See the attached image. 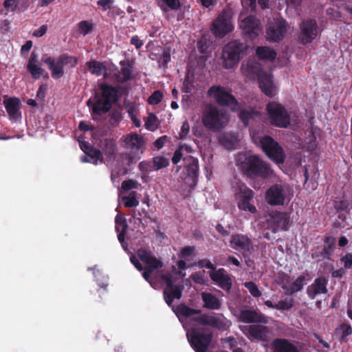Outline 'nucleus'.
<instances>
[{
  "label": "nucleus",
  "instance_id": "f257e3e1",
  "mask_svg": "<svg viewBox=\"0 0 352 352\" xmlns=\"http://www.w3.org/2000/svg\"><path fill=\"white\" fill-rule=\"evenodd\" d=\"M236 164L248 177L267 178L274 175L270 165L258 155L250 153H240L236 158Z\"/></svg>",
  "mask_w": 352,
  "mask_h": 352
},
{
  "label": "nucleus",
  "instance_id": "f03ea898",
  "mask_svg": "<svg viewBox=\"0 0 352 352\" xmlns=\"http://www.w3.org/2000/svg\"><path fill=\"white\" fill-rule=\"evenodd\" d=\"M242 74L249 79L258 78L261 91L269 97H274L276 94V89L273 83L272 76L263 73L261 65L254 59H248L242 63L241 66Z\"/></svg>",
  "mask_w": 352,
  "mask_h": 352
},
{
  "label": "nucleus",
  "instance_id": "7ed1b4c3",
  "mask_svg": "<svg viewBox=\"0 0 352 352\" xmlns=\"http://www.w3.org/2000/svg\"><path fill=\"white\" fill-rule=\"evenodd\" d=\"M173 310L180 320L182 318H189L197 324L217 329H221L226 325L220 316L201 314L200 310L192 309L185 305H179Z\"/></svg>",
  "mask_w": 352,
  "mask_h": 352
},
{
  "label": "nucleus",
  "instance_id": "20e7f679",
  "mask_svg": "<svg viewBox=\"0 0 352 352\" xmlns=\"http://www.w3.org/2000/svg\"><path fill=\"white\" fill-rule=\"evenodd\" d=\"M201 122L205 128L215 132L221 130L228 124L229 116L226 111L210 104L206 105L202 112Z\"/></svg>",
  "mask_w": 352,
  "mask_h": 352
},
{
  "label": "nucleus",
  "instance_id": "39448f33",
  "mask_svg": "<svg viewBox=\"0 0 352 352\" xmlns=\"http://www.w3.org/2000/svg\"><path fill=\"white\" fill-rule=\"evenodd\" d=\"M253 142L260 146L266 155L276 164H283L285 155L283 148L270 136L260 137L252 131L250 132Z\"/></svg>",
  "mask_w": 352,
  "mask_h": 352
},
{
  "label": "nucleus",
  "instance_id": "423d86ee",
  "mask_svg": "<svg viewBox=\"0 0 352 352\" xmlns=\"http://www.w3.org/2000/svg\"><path fill=\"white\" fill-rule=\"evenodd\" d=\"M207 96L220 106L228 107L232 111L239 109V104L232 95L229 88L221 85H213L208 89Z\"/></svg>",
  "mask_w": 352,
  "mask_h": 352
},
{
  "label": "nucleus",
  "instance_id": "0eeeda50",
  "mask_svg": "<svg viewBox=\"0 0 352 352\" xmlns=\"http://www.w3.org/2000/svg\"><path fill=\"white\" fill-rule=\"evenodd\" d=\"M245 50V47L236 41H230L226 44L223 48L221 57L223 67L226 69L235 67L242 58Z\"/></svg>",
  "mask_w": 352,
  "mask_h": 352
},
{
  "label": "nucleus",
  "instance_id": "6e6552de",
  "mask_svg": "<svg viewBox=\"0 0 352 352\" xmlns=\"http://www.w3.org/2000/svg\"><path fill=\"white\" fill-rule=\"evenodd\" d=\"M102 96L98 98L93 107V113L100 115L107 112L113 102L117 99V91L113 87L107 85H102Z\"/></svg>",
  "mask_w": 352,
  "mask_h": 352
},
{
  "label": "nucleus",
  "instance_id": "1a4fd4ad",
  "mask_svg": "<svg viewBox=\"0 0 352 352\" xmlns=\"http://www.w3.org/2000/svg\"><path fill=\"white\" fill-rule=\"evenodd\" d=\"M270 122L278 127H287L290 122V117L286 109L280 103L270 102L266 107Z\"/></svg>",
  "mask_w": 352,
  "mask_h": 352
},
{
  "label": "nucleus",
  "instance_id": "9d476101",
  "mask_svg": "<svg viewBox=\"0 0 352 352\" xmlns=\"http://www.w3.org/2000/svg\"><path fill=\"white\" fill-rule=\"evenodd\" d=\"M232 17L230 11L223 10L212 23L210 30L217 37H223L233 30Z\"/></svg>",
  "mask_w": 352,
  "mask_h": 352
},
{
  "label": "nucleus",
  "instance_id": "9b49d317",
  "mask_svg": "<svg viewBox=\"0 0 352 352\" xmlns=\"http://www.w3.org/2000/svg\"><path fill=\"white\" fill-rule=\"evenodd\" d=\"M188 340L195 352H206L212 338L211 332L200 333L196 329L188 331Z\"/></svg>",
  "mask_w": 352,
  "mask_h": 352
},
{
  "label": "nucleus",
  "instance_id": "f8f14e48",
  "mask_svg": "<svg viewBox=\"0 0 352 352\" xmlns=\"http://www.w3.org/2000/svg\"><path fill=\"white\" fill-rule=\"evenodd\" d=\"M254 198V192L247 186H239L235 192V199L239 209L254 214L256 212V207L251 203Z\"/></svg>",
  "mask_w": 352,
  "mask_h": 352
},
{
  "label": "nucleus",
  "instance_id": "ddd939ff",
  "mask_svg": "<svg viewBox=\"0 0 352 352\" xmlns=\"http://www.w3.org/2000/svg\"><path fill=\"white\" fill-rule=\"evenodd\" d=\"M160 278L166 284L164 290V298L166 302L170 306L175 299L179 300L181 298L184 287L182 285H174V280L171 274H162Z\"/></svg>",
  "mask_w": 352,
  "mask_h": 352
},
{
  "label": "nucleus",
  "instance_id": "4468645a",
  "mask_svg": "<svg viewBox=\"0 0 352 352\" xmlns=\"http://www.w3.org/2000/svg\"><path fill=\"white\" fill-rule=\"evenodd\" d=\"M287 197V187L279 184L272 186L265 192V200L271 206L283 205Z\"/></svg>",
  "mask_w": 352,
  "mask_h": 352
},
{
  "label": "nucleus",
  "instance_id": "2eb2a0df",
  "mask_svg": "<svg viewBox=\"0 0 352 352\" xmlns=\"http://www.w3.org/2000/svg\"><path fill=\"white\" fill-rule=\"evenodd\" d=\"M287 30V25L285 20L282 18L274 19L267 29V39L271 41H278L284 37Z\"/></svg>",
  "mask_w": 352,
  "mask_h": 352
},
{
  "label": "nucleus",
  "instance_id": "dca6fc26",
  "mask_svg": "<svg viewBox=\"0 0 352 352\" xmlns=\"http://www.w3.org/2000/svg\"><path fill=\"white\" fill-rule=\"evenodd\" d=\"M267 223L270 228L274 232H276L278 229L287 230L289 228L290 217L286 212H280L278 211H272L269 214Z\"/></svg>",
  "mask_w": 352,
  "mask_h": 352
},
{
  "label": "nucleus",
  "instance_id": "f3484780",
  "mask_svg": "<svg viewBox=\"0 0 352 352\" xmlns=\"http://www.w3.org/2000/svg\"><path fill=\"white\" fill-rule=\"evenodd\" d=\"M239 27L251 38L256 37L261 30L259 20L252 16L241 19Z\"/></svg>",
  "mask_w": 352,
  "mask_h": 352
},
{
  "label": "nucleus",
  "instance_id": "a211bd4d",
  "mask_svg": "<svg viewBox=\"0 0 352 352\" xmlns=\"http://www.w3.org/2000/svg\"><path fill=\"white\" fill-rule=\"evenodd\" d=\"M231 247L245 256L252 248V242L250 238L244 234H233L230 240Z\"/></svg>",
  "mask_w": 352,
  "mask_h": 352
},
{
  "label": "nucleus",
  "instance_id": "6ab92c4d",
  "mask_svg": "<svg viewBox=\"0 0 352 352\" xmlns=\"http://www.w3.org/2000/svg\"><path fill=\"white\" fill-rule=\"evenodd\" d=\"M318 33L317 24L314 20H307L300 25V40L302 43H311L316 36Z\"/></svg>",
  "mask_w": 352,
  "mask_h": 352
},
{
  "label": "nucleus",
  "instance_id": "aec40b11",
  "mask_svg": "<svg viewBox=\"0 0 352 352\" xmlns=\"http://www.w3.org/2000/svg\"><path fill=\"white\" fill-rule=\"evenodd\" d=\"M238 319L245 323H267V318L258 311L245 309L239 311Z\"/></svg>",
  "mask_w": 352,
  "mask_h": 352
},
{
  "label": "nucleus",
  "instance_id": "412c9836",
  "mask_svg": "<svg viewBox=\"0 0 352 352\" xmlns=\"http://www.w3.org/2000/svg\"><path fill=\"white\" fill-rule=\"evenodd\" d=\"M243 332L248 336L261 341L268 339L269 329L266 326L252 324L243 327Z\"/></svg>",
  "mask_w": 352,
  "mask_h": 352
},
{
  "label": "nucleus",
  "instance_id": "4be33fe9",
  "mask_svg": "<svg viewBox=\"0 0 352 352\" xmlns=\"http://www.w3.org/2000/svg\"><path fill=\"white\" fill-rule=\"evenodd\" d=\"M327 280L324 277H319L314 280V283L307 288V294L309 298L315 299L321 294L327 293Z\"/></svg>",
  "mask_w": 352,
  "mask_h": 352
},
{
  "label": "nucleus",
  "instance_id": "5701e85b",
  "mask_svg": "<svg viewBox=\"0 0 352 352\" xmlns=\"http://www.w3.org/2000/svg\"><path fill=\"white\" fill-rule=\"evenodd\" d=\"M306 284L305 276H299L294 280H291L289 276L285 277L283 280L282 288L287 295H292L300 291Z\"/></svg>",
  "mask_w": 352,
  "mask_h": 352
},
{
  "label": "nucleus",
  "instance_id": "b1692460",
  "mask_svg": "<svg viewBox=\"0 0 352 352\" xmlns=\"http://www.w3.org/2000/svg\"><path fill=\"white\" fill-rule=\"evenodd\" d=\"M137 256L140 261L145 263L148 270L154 271L163 266V263L160 259L145 249H139L137 251Z\"/></svg>",
  "mask_w": 352,
  "mask_h": 352
},
{
  "label": "nucleus",
  "instance_id": "393cba45",
  "mask_svg": "<svg viewBox=\"0 0 352 352\" xmlns=\"http://www.w3.org/2000/svg\"><path fill=\"white\" fill-rule=\"evenodd\" d=\"M210 276L222 289L227 291L231 289L232 280L224 269L210 272Z\"/></svg>",
  "mask_w": 352,
  "mask_h": 352
},
{
  "label": "nucleus",
  "instance_id": "a878e982",
  "mask_svg": "<svg viewBox=\"0 0 352 352\" xmlns=\"http://www.w3.org/2000/svg\"><path fill=\"white\" fill-rule=\"evenodd\" d=\"M272 352H300L298 347L286 338H275L271 342Z\"/></svg>",
  "mask_w": 352,
  "mask_h": 352
},
{
  "label": "nucleus",
  "instance_id": "bb28decb",
  "mask_svg": "<svg viewBox=\"0 0 352 352\" xmlns=\"http://www.w3.org/2000/svg\"><path fill=\"white\" fill-rule=\"evenodd\" d=\"M6 110L10 120H16L21 117V101L18 98L12 97L3 101Z\"/></svg>",
  "mask_w": 352,
  "mask_h": 352
},
{
  "label": "nucleus",
  "instance_id": "cd10ccee",
  "mask_svg": "<svg viewBox=\"0 0 352 352\" xmlns=\"http://www.w3.org/2000/svg\"><path fill=\"white\" fill-rule=\"evenodd\" d=\"M27 69L34 79L40 78L43 74V70L38 63V56L34 50L32 52L28 60Z\"/></svg>",
  "mask_w": 352,
  "mask_h": 352
},
{
  "label": "nucleus",
  "instance_id": "c85d7f7f",
  "mask_svg": "<svg viewBox=\"0 0 352 352\" xmlns=\"http://www.w3.org/2000/svg\"><path fill=\"white\" fill-rule=\"evenodd\" d=\"M121 70L115 74L116 79L118 82H125L131 78L133 72V64L129 60H122L120 62Z\"/></svg>",
  "mask_w": 352,
  "mask_h": 352
},
{
  "label": "nucleus",
  "instance_id": "c756f323",
  "mask_svg": "<svg viewBox=\"0 0 352 352\" xmlns=\"http://www.w3.org/2000/svg\"><path fill=\"white\" fill-rule=\"evenodd\" d=\"M80 160L82 162L91 163L94 165H97L98 163L103 164L105 162L101 151L94 147L91 148L85 155H82Z\"/></svg>",
  "mask_w": 352,
  "mask_h": 352
},
{
  "label": "nucleus",
  "instance_id": "7c9ffc66",
  "mask_svg": "<svg viewBox=\"0 0 352 352\" xmlns=\"http://www.w3.org/2000/svg\"><path fill=\"white\" fill-rule=\"evenodd\" d=\"M45 63L47 65L49 69L51 72L52 77L54 79L61 78L64 74L63 65L60 58L52 59L51 58L45 60Z\"/></svg>",
  "mask_w": 352,
  "mask_h": 352
},
{
  "label": "nucleus",
  "instance_id": "2f4dec72",
  "mask_svg": "<svg viewBox=\"0 0 352 352\" xmlns=\"http://www.w3.org/2000/svg\"><path fill=\"white\" fill-rule=\"evenodd\" d=\"M101 146L102 155L104 154L106 160L109 161L114 158L117 153V146L115 141L111 139H105Z\"/></svg>",
  "mask_w": 352,
  "mask_h": 352
},
{
  "label": "nucleus",
  "instance_id": "473e14b6",
  "mask_svg": "<svg viewBox=\"0 0 352 352\" xmlns=\"http://www.w3.org/2000/svg\"><path fill=\"white\" fill-rule=\"evenodd\" d=\"M201 298L204 302V307L210 309H219L221 306V300L214 295L208 293L202 292Z\"/></svg>",
  "mask_w": 352,
  "mask_h": 352
},
{
  "label": "nucleus",
  "instance_id": "72a5a7b5",
  "mask_svg": "<svg viewBox=\"0 0 352 352\" xmlns=\"http://www.w3.org/2000/svg\"><path fill=\"white\" fill-rule=\"evenodd\" d=\"M124 142L127 148L131 150H139L143 145V138L137 133L127 135L124 138Z\"/></svg>",
  "mask_w": 352,
  "mask_h": 352
},
{
  "label": "nucleus",
  "instance_id": "f704fd0d",
  "mask_svg": "<svg viewBox=\"0 0 352 352\" xmlns=\"http://www.w3.org/2000/svg\"><path fill=\"white\" fill-rule=\"evenodd\" d=\"M89 71L94 75L100 76L105 74L106 65L104 63L99 62L97 60H90L86 63Z\"/></svg>",
  "mask_w": 352,
  "mask_h": 352
},
{
  "label": "nucleus",
  "instance_id": "c9c22d12",
  "mask_svg": "<svg viewBox=\"0 0 352 352\" xmlns=\"http://www.w3.org/2000/svg\"><path fill=\"white\" fill-rule=\"evenodd\" d=\"M256 54L261 59L273 60L276 56L274 50L268 47H259L256 50Z\"/></svg>",
  "mask_w": 352,
  "mask_h": 352
},
{
  "label": "nucleus",
  "instance_id": "e433bc0d",
  "mask_svg": "<svg viewBox=\"0 0 352 352\" xmlns=\"http://www.w3.org/2000/svg\"><path fill=\"white\" fill-rule=\"evenodd\" d=\"M78 32L83 36L90 33L93 30V23L87 21H82L77 24Z\"/></svg>",
  "mask_w": 352,
  "mask_h": 352
},
{
  "label": "nucleus",
  "instance_id": "4c0bfd02",
  "mask_svg": "<svg viewBox=\"0 0 352 352\" xmlns=\"http://www.w3.org/2000/svg\"><path fill=\"white\" fill-rule=\"evenodd\" d=\"M58 58L64 67H74L78 64V59L75 56L63 54Z\"/></svg>",
  "mask_w": 352,
  "mask_h": 352
},
{
  "label": "nucleus",
  "instance_id": "58836bf2",
  "mask_svg": "<svg viewBox=\"0 0 352 352\" xmlns=\"http://www.w3.org/2000/svg\"><path fill=\"white\" fill-rule=\"evenodd\" d=\"M116 230L118 232H126L128 226L126 219L118 214L115 219Z\"/></svg>",
  "mask_w": 352,
  "mask_h": 352
},
{
  "label": "nucleus",
  "instance_id": "ea45409f",
  "mask_svg": "<svg viewBox=\"0 0 352 352\" xmlns=\"http://www.w3.org/2000/svg\"><path fill=\"white\" fill-rule=\"evenodd\" d=\"M153 163L155 170H159L162 168H165L169 164L168 160L166 158L161 156L154 157Z\"/></svg>",
  "mask_w": 352,
  "mask_h": 352
},
{
  "label": "nucleus",
  "instance_id": "a19ab883",
  "mask_svg": "<svg viewBox=\"0 0 352 352\" xmlns=\"http://www.w3.org/2000/svg\"><path fill=\"white\" fill-rule=\"evenodd\" d=\"M125 207H136L139 205L138 199L135 197V192L122 198Z\"/></svg>",
  "mask_w": 352,
  "mask_h": 352
},
{
  "label": "nucleus",
  "instance_id": "79ce46f5",
  "mask_svg": "<svg viewBox=\"0 0 352 352\" xmlns=\"http://www.w3.org/2000/svg\"><path fill=\"white\" fill-rule=\"evenodd\" d=\"M157 118L153 114H150L145 122L146 128L150 131H155L157 128Z\"/></svg>",
  "mask_w": 352,
  "mask_h": 352
},
{
  "label": "nucleus",
  "instance_id": "37998d69",
  "mask_svg": "<svg viewBox=\"0 0 352 352\" xmlns=\"http://www.w3.org/2000/svg\"><path fill=\"white\" fill-rule=\"evenodd\" d=\"M243 285L245 288L248 289L252 296L256 298L261 296V292H260L258 286L254 282H245Z\"/></svg>",
  "mask_w": 352,
  "mask_h": 352
},
{
  "label": "nucleus",
  "instance_id": "c03bdc74",
  "mask_svg": "<svg viewBox=\"0 0 352 352\" xmlns=\"http://www.w3.org/2000/svg\"><path fill=\"white\" fill-rule=\"evenodd\" d=\"M293 307V300L292 299H285L283 300H280L275 305V309L280 311L288 310L290 309Z\"/></svg>",
  "mask_w": 352,
  "mask_h": 352
},
{
  "label": "nucleus",
  "instance_id": "a18cd8bd",
  "mask_svg": "<svg viewBox=\"0 0 352 352\" xmlns=\"http://www.w3.org/2000/svg\"><path fill=\"white\" fill-rule=\"evenodd\" d=\"M163 98L162 93L159 91H155L148 98V102L150 104H157L160 102H161L162 99Z\"/></svg>",
  "mask_w": 352,
  "mask_h": 352
},
{
  "label": "nucleus",
  "instance_id": "49530a36",
  "mask_svg": "<svg viewBox=\"0 0 352 352\" xmlns=\"http://www.w3.org/2000/svg\"><path fill=\"white\" fill-rule=\"evenodd\" d=\"M171 50L169 47H165L162 50V54L158 60V62L162 65H166L170 60Z\"/></svg>",
  "mask_w": 352,
  "mask_h": 352
},
{
  "label": "nucleus",
  "instance_id": "de8ad7c7",
  "mask_svg": "<svg viewBox=\"0 0 352 352\" xmlns=\"http://www.w3.org/2000/svg\"><path fill=\"white\" fill-rule=\"evenodd\" d=\"M341 333V340L344 341L345 338L352 334V327L348 324H342L339 327Z\"/></svg>",
  "mask_w": 352,
  "mask_h": 352
},
{
  "label": "nucleus",
  "instance_id": "09e8293b",
  "mask_svg": "<svg viewBox=\"0 0 352 352\" xmlns=\"http://www.w3.org/2000/svg\"><path fill=\"white\" fill-rule=\"evenodd\" d=\"M254 113L248 111L243 110L239 113V118L243 122L245 126H247L248 121L250 118H253Z\"/></svg>",
  "mask_w": 352,
  "mask_h": 352
},
{
  "label": "nucleus",
  "instance_id": "8fccbe9b",
  "mask_svg": "<svg viewBox=\"0 0 352 352\" xmlns=\"http://www.w3.org/2000/svg\"><path fill=\"white\" fill-rule=\"evenodd\" d=\"M190 164L188 166V170L190 171L193 175H197L198 172V160L193 157H190L189 159Z\"/></svg>",
  "mask_w": 352,
  "mask_h": 352
},
{
  "label": "nucleus",
  "instance_id": "3c124183",
  "mask_svg": "<svg viewBox=\"0 0 352 352\" xmlns=\"http://www.w3.org/2000/svg\"><path fill=\"white\" fill-rule=\"evenodd\" d=\"M138 187V182L132 179L124 181L122 183V188L124 190L127 191Z\"/></svg>",
  "mask_w": 352,
  "mask_h": 352
},
{
  "label": "nucleus",
  "instance_id": "603ef678",
  "mask_svg": "<svg viewBox=\"0 0 352 352\" xmlns=\"http://www.w3.org/2000/svg\"><path fill=\"white\" fill-rule=\"evenodd\" d=\"M32 47V41H27L24 45H22L20 51L21 56L26 58L28 56V53Z\"/></svg>",
  "mask_w": 352,
  "mask_h": 352
},
{
  "label": "nucleus",
  "instance_id": "864d4df0",
  "mask_svg": "<svg viewBox=\"0 0 352 352\" xmlns=\"http://www.w3.org/2000/svg\"><path fill=\"white\" fill-rule=\"evenodd\" d=\"M113 2V0H99L97 1V5L102 11H106L110 9Z\"/></svg>",
  "mask_w": 352,
  "mask_h": 352
},
{
  "label": "nucleus",
  "instance_id": "5fc2aeb1",
  "mask_svg": "<svg viewBox=\"0 0 352 352\" xmlns=\"http://www.w3.org/2000/svg\"><path fill=\"white\" fill-rule=\"evenodd\" d=\"M241 3L246 10H254L256 7V0H241Z\"/></svg>",
  "mask_w": 352,
  "mask_h": 352
},
{
  "label": "nucleus",
  "instance_id": "6e6d98bb",
  "mask_svg": "<svg viewBox=\"0 0 352 352\" xmlns=\"http://www.w3.org/2000/svg\"><path fill=\"white\" fill-rule=\"evenodd\" d=\"M18 0H5L3 6L8 10L14 11L17 6Z\"/></svg>",
  "mask_w": 352,
  "mask_h": 352
},
{
  "label": "nucleus",
  "instance_id": "4d7b16f0",
  "mask_svg": "<svg viewBox=\"0 0 352 352\" xmlns=\"http://www.w3.org/2000/svg\"><path fill=\"white\" fill-rule=\"evenodd\" d=\"M190 131V125L188 121H185L183 122L181 127V132L179 134V138L180 139H183L185 138Z\"/></svg>",
  "mask_w": 352,
  "mask_h": 352
},
{
  "label": "nucleus",
  "instance_id": "13d9d810",
  "mask_svg": "<svg viewBox=\"0 0 352 352\" xmlns=\"http://www.w3.org/2000/svg\"><path fill=\"white\" fill-rule=\"evenodd\" d=\"M161 1L164 3L171 10H176L179 7V0H161Z\"/></svg>",
  "mask_w": 352,
  "mask_h": 352
},
{
  "label": "nucleus",
  "instance_id": "bf43d9fd",
  "mask_svg": "<svg viewBox=\"0 0 352 352\" xmlns=\"http://www.w3.org/2000/svg\"><path fill=\"white\" fill-rule=\"evenodd\" d=\"M195 250L194 247L186 246L182 250L181 256L182 257L192 256L195 254Z\"/></svg>",
  "mask_w": 352,
  "mask_h": 352
},
{
  "label": "nucleus",
  "instance_id": "052dcab7",
  "mask_svg": "<svg viewBox=\"0 0 352 352\" xmlns=\"http://www.w3.org/2000/svg\"><path fill=\"white\" fill-rule=\"evenodd\" d=\"M198 264H199V266H200L201 267H206L208 269L212 270V271H215L214 265L209 260H207V259L201 260L199 261Z\"/></svg>",
  "mask_w": 352,
  "mask_h": 352
},
{
  "label": "nucleus",
  "instance_id": "680f3d73",
  "mask_svg": "<svg viewBox=\"0 0 352 352\" xmlns=\"http://www.w3.org/2000/svg\"><path fill=\"white\" fill-rule=\"evenodd\" d=\"M167 136L166 135H163L160 138H159L157 140H156L154 142V145L157 148V149H160L162 148L165 142H166L167 140Z\"/></svg>",
  "mask_w": 352,
  "mask_h": 352
},
{
  "label": "nucleus",
  "instance_id": "e2e57ef3",
  "mask_svg": "<svg viewBox=\"0 0 352 352\" xmlns=\"http://www.w3.org/2000/svg\"><path fill=\"white\" fill-rule=\"evenodd\" d=\"M130 261L138 270L142 271L144 270L142 265L140 263L136 256L131 255Z\"/></svg>",
  "mask_w": 352,
  "mask_h": 352
},
{
  "label": "nucleus",
  "instance_id": "0e129e2a",
  "mask_svg": "<svg viewBox=\"0 0 352 352\" xmlns=\"http://www.w3.org/2000/svg\"><path fill=\"white\" fill-rule=\"evenodd\" d=\"M131 44L134 45L136 49H140L143 45V41L135 35L131 38Z\"/></svg>",
  "mask_w": 352,
  "mask_h": 352
},
{
  "label": "nucleus",
  "instance_id": "69168bd1",
  "mask_svg": "<svg viewBox=\"0 0 352 352\" xmlns=\"http://www.w3.org/2000/svg\"><path fill=\"white\" fill-rule=\"evenodd\" d=\"M345 268H352V254H346L342 258Z\"/></svg>",
  "mask_w": 352,
  "mask_h": 352
},
{
  "label": "nucleus",
  "instance_id": "338daca9",
  "mask_svg": "<svg viewBox=\"0 0 352 352\" xmlns=\"http://www.w3.org/2000/svg\"><path fill=\"white\" fill-rule=\"evenodd\" d=\"M80 147L81 150L85 153V155L89 151L93 146H90L88 142L84 140H78Z\"/></svg>",
  "mask_w": 352,
  "mask_h": 352
},
{
  "label": "nucleus",
  "instance_id": "774afa93",
  "mask_svg": "<svg viewBox=\"0 0 352 352\" xmlns=\"http://www.w3.org/2000/svg\"><path fill=\"white\" fill-rule=\"evenodd\" d=\"M182 151L179 148L175 153L172 157V162L174 164H177L182 159Z\"/></svg>",
  "mask_w": 352,
  "mask_h": 352
}]
</instances>
